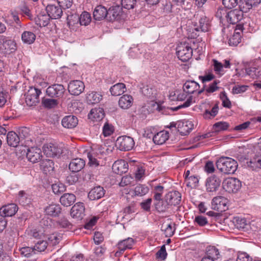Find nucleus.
I'll return each instance as SVG.
<instances>
[{
    "label": "nucleus",
    "instance_id": "nucleus-18",
    "mask_svg": "<svg viewBox=\"0 0 261 261\" xmlns=\"http://www.w3.org/2000/svg\"><path fill=\"white\" fill-rule=\"evenodd\" d=\"M178 131L181 134L186 135L193 128V124L189 120L177 121Z\"/></svg>",
    "mask_w": 261,
    "mask_h": 261
},
{
    "label": "nucleus",
    "instance_id": "nucleus-15",
    "mask_svg": "<svg viewBox=\"0 0 261 261\" xmlns=\"http://www.w3.org/2000/svg\"><path fill=\"white\" fill-rule=\"evenodd\" d=\"M85 206L83 203L77 202L71 208L70 215L72 218L82 219L84 216Z\"/></svg>",
    "mask_w": 261,
    "mask_h": 261
},
{
    "label": "nucleus",
    "instance_id": "nucleus-60",
    "mask_svg": "<svg viewBox=\"0 0 261 261\" xmlns=\"http://www.w3.org/2000/svg\"><path fill=\"white\" fill-rule=\"evenodd\" d=\"M167 255V253L166 250L165 245H163L160 249L155 254L156 258L157 259H161L162 260H165Z\"/></svg>",
    "mask_w": 261,
    "mask_h": 261
},
{
    "label": "nucleus",
    "instance_id": "nucleus-46",
    "mask_svg": "<svg viewBox=\"0 0 261 261\" xmlns=\"http://www.w3.org/2000/svg\"><path fill=\"white\" fill-rule=\"evenodd\" d=\"M228 8H219L216 13V16L218 17L220 20V22L223 23V20L228 21Z\"/></svg>",
    "mask_w": 261,
    "mask_h": 261
},
{
    "label": "nucleus",
    "instance_id": "nucleus-42",
    "mask_svg": "<svg viewBox=\"0 0 261 261\" xmlns=\"http://www.w3.org/2000/svg\"><path fill=\"white\" fill-rule=\"evenodd\" d=\"M261 2V0H245L244 3L241 5V8L244 12H247L253 7L256 6Z\"/></svg>",
    "mask_w": 261,
    "mask_h": 261
},
{
    "label": "nucleus",
    "instance_id": "nucleus-7",
    "mask_svg": "<svg viewBox=\"0 0 261 261\" xmlns=\"http://www.w3.org/2000/svg\"><path fill=\"white\" fill-rule=\"evenodd\" d=\"M65 91V89L62 85L54 84L47 88L46 93L51 98H60L63 96Z\"/></svg>",
    "mask_w": 261,
    "mask_h": 261
},
{
    "label": "nucleus",
    "instance_id": "nucleus-30",
    "mask_svg": "<svg viewBox=\"0 0 261 261\" xmlns=\"http://www.w3.org/2000/svg\"><path fill=\"white\" fill-rule=\"evenodd\" d=\"M133 101L132 96L127 94L123 95L119 100V105L123 109H127L131 107Z\"/></svg>",
    "mask_w": 261,
    "mask_h": 261
},
{
    "label": "nucleus",
    "instance_id": "nucleus-43",
    "mask_svg": "<svg viewBox=\"0 0 261 261\" xmlns=\"http://www.w3.org/2000/svg\"><path fill=\"white\" fill-rule=\"evenodd\" d=\"M17 199L19 202L22 205H26L30 202V198L29 195L24 191H20L17 196Z\"/></svg>",
    "mask_w": 261,
    "mask_h": 261
},
{
    "label": "nucleus",
    "instance_id": "nucleus-14",
    "mask_svg": "<svg viewBox=\"0 0 261 261\" xmlns=\"http://www.w3.org/2000/svg\"><path fill=\"white\" fill-rule=\"evenodd\" d=\"M18 210L16 204L10 203L2 206L0 208V215L5 218V217H11L15 214Z\"/></svg>",
    "mask_w": 261,
    "mask_h": 261
},
{
    "label": "nucleus",
    "instance_id": "nucleus-3",
    "mask_svg": "<svg viewBox=\"0 0 261 261\" xmlns=\"http://www.w3.org/2000/svg\"><path fill=\"white\" fill-rule=\"evenodd\" d=\"M135 243L134 240L132 238H127L119 241L116 246L117 250L115 253V256H120L126 250L132 249Z\"/></svg>",
    "mask_w": 261,
    "mask_h": 261
},
{
    "label": "nucleus",
    "instance_id": "nucleus-62",
    "mask_svg": "<svg viewBox=\"0 0 261 261\" xmlns=\"http://www.w3.org/2000/svg\"><path fill=\"white\" fill-rule=\"evenodd\" d=\"M57 4L61 7V8L67 9L72 5V0H57Z\"/></svg>",
    "mask_w": 261,
    "mask_h": 261
},
{
    "label": "nucleus",
    "instance_id": "nucleus-48",
    "mask_svg": "<svg viewBox=\"0 0 261 261\" xmlns=\"http://www.w3.org/2000/svg\"><path fill=\"white\" fill-rule=\"evenodd\" d=\"M3 45L5 50L9 53L15 51L17 49L16 43L14 40L9 39L4 41Z\"/></svg>",
    "mask_w": 261,
    "mask_h": 261
},
{
    "label": "nucleus",
    "instance_id": "nucleus-39",
    "mask_svg": "<svg viewBox=\"0 0 261 261\" xmlns=\"http://www.w3.org/2000/svg\"><path fill=\"white\" fill-rule=\"evenodd\" d=\"M219 111L218 103H216L211 110L206 109L204 111L203 116L206 119H211L214 118L218 114Z\"/></svg>",
    "mask_w": 261,
    "mask_h": 261
},
{
    "label": "nucleus",
    "instance_id": "nucleus-51",
    "mask_svg": "<svg viewBox=\"0 0 261 261\" xmlns=\"http://www.w3.org/2000/svg\"><path fill=\"white\" fill-rule=\"evenodd\" d=\"M185 182L187 187L194 188L198 186L199 179L197 176L193 175L188 177Z\"/></svg>",
    "mask_w": 261,
    "mask_h": 261
},
{
    "label": "nucleus",
    "instance_id": "nucleus-50",
    "mask_svg": "<svg viewBox=\"0 0 261 261\" xmlns=\"http://www.w3.org/2000/svg\"><path fill=\"white\" fill-rule=\"evenodd\" d=\"M20 254L27 257H30L36 253L34 247H24L20 249Z\"/></svg>",
    "mask_w": 261,
    "mask_h": 261
},
{
    "label": "nucleus",
    "instance_id": "nucleus-26",
    "mask_svg": "<svg viewBox=\"0 0 261 261\" xmlns=\"http://www.w3.org/2000/svg\"><path fill=\"white\" fill-rule=\"evenodd\" d=\"M61 212V208L59 204L53 203L46 206L45 208V213L46 215L57 217Z\"/></svg>",
    "mask_w": 261,
    "mask_h": 261
},
{
    "label": "nucleus",
    "instance_id": "nucleus-52",
    "mask_svg": "<svg viewBox=\"0 0 261 261\" xmlns=\"http://www.w3.org/2000/svg\"><path fill=\"white\" fill-rule=\"evenodd\" d=\"M47 246V243L46 241L39 240L35 243V246L33 247L34 249L36 252H40L44 251Z\"/></svg>",
    "mask_w": 261,
    "mask_h": 261
},
{
    "label": "nucleus",
    "instance_id": "nucleus-61",
    "mask_svg": "<svg viewBox=\"0 0 261 261\" xmlns=\"http://www.w3.org/2000/svg\"><path fill=\"white\" fill-rule=\"evenodd\" d=\"M136 2V0H121V5L124 8L129 10L134 8Z\"/></svg>",
    "mask_w": 261,
    "mask_h": 261
},
{
    "label": "nucleus",
    "instance_id": "nucleus-59",
    "mask_svg": "<svg viewBox=\"0 0 261 261\" xmlns=\"http://www.w3.org/2000/svg\"><path fill=\"white\" fill-rule=\"evenodd\" d=\"M76 173L72 172L66 177V181L69 185H73L79 181V176Z\"/></svg>",
    "mask_w": 261,
    "mask_h": 261
},
{
    "label": "nucleus",
    "instance_id": "nucleus-21",
    "mask_svg": "<svg viewBox=\"0 0 261 261\" xmlns=\"http://www.w3.org/2000/svg\"><path fill=\"white\" fill-rule=\"evenodd\" d=\"M103 109L101 108L92 109L88 114V118L93 121H100L104 118Z\"/></svg>",
    "mask_w": 261,
    "mask_h": 261
},
{
    "label": "nucleus",
    "instance_id": "nucleus-31",
    "mask_svg": "<svg viewBox=\"0 0 261 261\" xmlns=\"http://www.w3.org/2000/svg\"><path fill=\"white\" fill-rule=\"evenodd\" d=\"M50 18L48 14L40 13L35 18V21L36 24L40 27H44L48 25Z\"/></svg>",
    "mask_w": 261,
    "mask_h": 261
},
{
    "label": "nucleus",
    "instance_id": "nucleus-8",
    "mask_svg": "<svg viewBox=\"0 0 261 261\" xmlns=\"http://www.w3.org/2000/svg\"><path fill=\"white\" fill-rule=\"evenodd\" d=\"M42 151L37 147H32L28 149L27 158L32 163L39 162L42 158Z\"/></svg>",
    "mask_w": 261,
    "mask_h": 261
},
{
    "label": "nucleus",
    "instance_id": "nucleus-32",
    "mask_svg": "<svg viewBox=\"0 0 261 261\" xmlns=\"http://www.w3.org/2000/svg\"><path fill=\"white\" fill-rule=\"evenodd\" d=\"M76 200L75 196L71 193L64 194L60 199L61 203L65 206L71 205Z\"/></svg>",
    "mask_w": 261,
    "mask_h": 261
},
{
    "label": "nucleus",
    "instance_id": "nucleus-11",
    "mask_svg": "<svg viewBox=\"0 0 261 261\" xmlns=\"http://www.w3.org/2000/svg\"><path fill=\"white\" fill-rule=\"evenodd\" d=\"M123 15L122 8L117 5L110 7L108 10V20L109 21L118 20Z\"/></svg>",
    "mask_w": 261,
    "mask_h": 261
},
{
    "label": "nucleus",
    "instance_id": "nucleus-63",
    "mask_svg": "<svg viewBox=\"0 0 261 261\" xmlns=\"http://www.w3.org/2000/svg\"><path fill=\"white\" fill-rule=\"evenodd\" d=\"M133 181V178L130 176H125L122 177L119 186L124 187L132 184Z\"/></svg>",
    "mask_w": 261,
    "mask_h": 261
},
{
    "label": "nucleus",
    "instance_id": "nucleus-27",
    "mask_svg": "<svg viewBox=\"0 0 261 261\" xmlns=\"http://www.w3.org/2000/svg\"><path fill=\"white\" fill-rule=\"evenodd\" d=\"M200 86L194 81H187L183 86V90L186 93L192 94L198 90Z\"/></svg>",
    "mask_w": 261,
    "mask_h": 261
},
{
    "label": "nucleus",
    "instance_id": "nucleus-19",
    "mask_svg": "<svg viewBox=\"0 0 261 261\" xmlns=\"http://www.w3.org/2000/svg\"><path fill=\"white\" fill-rule=\"evenodd\" d=\"M243 25L237 24L235 27L232 37L229 39V45L237 46L241 41V32H242Z\"/></svg>",
    "mask_w": 261,
    "mask_h": 261
},
{
    "label": "nucleus",
    "instance_id": "nucleus-2",
    "mask_svg": "<svg viewBox=\"0 0 261 261\" xmlns=\"http://www.w3.org/2000/svg\"><path fill=\"white\" fill-rule=\"evenodd\" d=\"M116 145L120 150L129 151L134 146L135 142L133 138L129 136H122L117 138Z\"/></svg>",
    "mask_w": 261,
    "mask_h": 261
},
{
    "label": "nucleus",
    "instance_id": "nucleus-28",
    "mask_svg": "<svg viewBox=\"0 0 261 261\" xmlns=\"http://www.w3.org/2000/svg\"><path fill=\"white\" fill-rule=\"evenodd\" d=\"M169 138V133L167 131H161L157 133L153 137V141L156 144L162 145Z\"/></svg>",
    "mask_w": 261,
    "mask_h": 261
},
{
    "label": "nucleus",
    "instance_id": "nucleus-23",
    "mask_svg": "<svg viewBox=\"0 0 261 261\" xmlns=\"http://www.w3.org/2000/svg\"><path fill=\"white\" fill-rule=\"evenodd\" d=\"M78 124V119L75 116L68 115L64 117L62 120V125L67 128L75 127Z\"/></svg>",
    "mask_w": 261,
    "mask_h": 261
},
{
    "label": "nucleus",
    "instance_id": "nucleus-29",
    "mask_svg": "<svg viewBox=\"0 0 261 261\" xmlns=\"http://www.w3.org/2000/svg\"><path fill=\"white\" fill-rule=\"evenodd\" d=\"M20 138L16 133L9 132L7 135V142L8 144L12 147H16L20 142Z\"/></svg>",
    "mask_w": 261,
    "mask_h": 261
},
{
    "label": "nucleus",
    "instance_id": "nucleus-47",
    "mask_svg": "<svg viewBox=\"0 0 261 261\" xmlns=\"http://www.w3.org/2000/svg\"><path fill=\"white\" fill-rule=\"evenodd\" d=\"M80 23L82 25H88L91 21V16L89 13L84 11L79 17Z\"/></svg>",
    "mask_w": 261,
    "mask_h": 261
},
{
    "label": "nucleus",
    "instance_id": "nucleus-16",
    "mask_svg": "<svg viewBox=\"0 0 261 261\" xmlns=\"http://www.w3.org/2000/svg\"><path fill=\"white\" fill-rule=\"evenodd\" d=\"M243 9L241 5L232 10L229 11V23L235 24L241 20L243 17Z\"/></svg>",
    "mask_w": 261,
    "mask_h": 261
},
{
    "label": "nucleus",
    "instance_id": "nucleus-25",
    "mask_svg": "<svg viewBox=\"0 0 261 261\" xmlns=\"http://www.w3.org/2000/svg\"><path fill=\"white\" fill-rule=\"evenodd\" d=\"M93 17L97 20H100L105 18L108 19L107 9L101 5L97 6L93 11Z\"/></svg>",
    "mask_w": 261,
    "mask_h": 261
},
{
    "label": "nucleus",
    "instance_id": "nucleus-56",
    "mask_svg": "<svg viewBox=\"0 0 261 261\" xmlns=\"http://www.w3.org/2000/svg\"><path fill=\"white\" fill-rule=\"evenodd\" d=\"M52 190L55 194H59L65 190V187L63 184L57 183L52 185Z\"/></svg>",
    "mask_w": 261,
    "mask_h": 261
},
{
    "label": "nucleus",
    "instance_id": "nucleus-10",
    "mask_svg": "<svg viewBox=\"0 0 261 261\" xmlns=\"http://www.w3.org/2000/svg\"><path fill=\"white\" fill-rule=\"evenodd\" d=\"M85 85L81 81L75 80L71 81L68 85V91L72 94L78 95L80 94L84 90Z\"/></svg>",
    "mask_w": 261,
    "mask_h": 261
},
{
    "label": "nucleus",
    "instance_id": "nucleus-36",
    "mask_svg": "<svg viewBox=\"0 0 261 261\" xmlns=\"http://www.w3.org/2000/svg\"><path fill=\"white\" fill-rule=\"evenodd\" d=\"M102 95L97 92L92 91L87 96V100L89 104H95L100 102L102 99Z\"/></svg>",
    "mask_w": 261,
    "mask_h": 261
},
{
    "label": "nucleus",
    "instance_id": "nucleus-38",
    "mask_svg": "<svg viewBox=\"0 0 261 261\" xmlns=\"http://www.w3.org/2000/svg\"><path fill=\"white\" fill-rule=\"evenodd\" d=\"M40 167L43 172L47 174L48 172L53 171L54 169V163L51 160H43L41 163Z\"/></svg>",
    "mask_w": 261,
    "mask_h": 261
},
{
    "label": "nucleus",
    "instance_id": "nucleus-5",
    "mask_svg": "<svg viewBox=\"0 0 261 261\" xmlns=\"http://www.w3.org/2000/svg\"><path fill=\"white\" fill-rule=\"evenodd\" d=\"M228 203L227 198L223 196H217L212 201V208L214 210L222 212L228 209Z\"/></svg>",
    "mask_w": 261,
    "mask_h": 261
},
{
    "label": "nucleus",
    "instance_id": "nucleus-54",
    "mask_svg": "<svg viewBox=\"0 0 261 261\" xmlns=\"http://www.w3.org/2000/svg\"><path fill=\"white\" fill-rule=\"evenodd\" d=\"M247 75L252 79H255L260 75V71L257 68L254 67H251L245 69Z\"/></svg>",
    "mask_w": 261,
    "mask_h": 261
},
{
    "label": "nucleus",
    "instance_id": "nucleus-24",
    "mask_svg": "<svg viewBox=\"0 0 261 261\" xmlns=\"http://www.w3.org/2000/svg\"><path fill=\"white\" fill-rule=\"evenodd\" d=\"M228 158L225 156H221L220 158L217 163L216 166L217 169L222 173L226 175L228 173Z\"/></svg>",
    "mask_w": 261,
    "mask_h": 261
},
{
    "label": "nucleus",
    "instance_id": "nucleus-34",
    "mask_svg": "<svg viewBox=\"0 0 261 261\" xmlns=\"http://www.w3.org/2000/svg\"><path fill=\"white\" fill-rule=\"evenodd\" d=\"M126 90L125 84L122 83H117L111 87L110 91L113 96H118L123 94Z\"/></svg>",
    "mask_w": 261,
    "mask_h": 261
},
{
    "label": "nucleus",
    "instance_id": "nucleus-37",
    "mask_svg": "<svg viewBox=\"0 0 261 261\" xmlns=\"http://www.w3.org/2000/svg\"><path fill=\"white\" fill-rule=\"evenodd\" d=\"M35 39L36 35L31 31H24L21 34V40L24 44H32Z\"/></svg>",
    "mask_w": 261,
    "mask_h": 261
},
{
    "label": "nucleus",
    "instance_id": "nucleus-35",
    "mask_svg": "<svg viewBox=\"0 0 261 261\" xmlns=\"http://www.w3.org/2000/svg\"><path fill=\"white\" fill-rule=\"evenodd\" d=\"M210 28V20L205 16H202L199 20V27L195 29L196 31H201L206 32L208 31Z\"/></svg>",
    "mask_w": 261,
    "mask_h": 261
},
{
    "label": "nucleus",
    "instance_id": "nucleus-57",
    "mask_svg": "<svg viewBox=\"0 0 261 261\" xmlns=\"http://www.w3.org/2000/svg\"><path fill=\"white\" fill-rule=\"evenodd\" d=\"M228 125L225 122H218L214 125V128L216 132H220L227 129Z\"/></svg>",
    "mask_w": 261,
    "mask_h": 261
},
{
    "label": "nucleus",
    "instance_id": "nucleus-40",
    "mask_svg": "<svg viewBox=\"0 0 261 261\" xmlns=\"http://www.w3.org/2000/svg\"><path fill=\"white\" fill-rule=\"evenodd\" d=\"M220 255L219 250L215 247L209 246L207 247L205 256L217 260L220 257Z\"/></svg>",
    "mask_w": 261,
    "mask_h": 261
},
{
    "label": "nucleus",
    "instance_id": "nucleus-55",
    "mask_svg": "<svg viewBox=\"0 0 261 261\" xmlns=\"http://www.w3.org/2000/svg\"><path fill=\"white\" fill-rule=\"evenodd\" d=\"M248 165L253 168H261V155H256L251 160Z\"/></svg>",
    "mask_w": 261,
    "mask_h": 261
},
{
    "label": "nucleus",
    "instance_id": "nucleus-44",
    "mask_svg": "<svg viewBox=\"0 0 261 261\" xmlns=\"http://www.w3.org/2000/svg\"><path fill=\"white\" fill-rule=\"evenodd\" d=\"M217 84L218 82L217 81H214L207 88L206 87V85H204L202 88L198 91V94L199 95L204 91H205L206 94L213 93L217 91L219 88L217 86Z\"/></svg>",
    "mask_w": 261,
    "mask_h": 261
},
{
    "label": "nucleus",
    "instance_id": "nucleus-41",
    "mask_svg": "<svg viewBox=\"0 0 261 261\" xmlns=\"http://www.w3.org/2000/svg\"><path fill=\"white\" fill-rule=\"evenodd\" d=\"M241 182L238 178L229 177V189L232 193L237 192L241 188Z\"/></svg>",
    "mask_w": 261,
    "mask_h": 261
},
{
    "label": "nucleus",
    "instance_id": "nucleus-33",
    "mask_svg": "<svg viewBox=\"0 0 261 261\" xmlns=\"http://www.w3.org/2000/svg\"><path fill=\"white\" fill-rule=\"evenodd\" d=\"M246 225V221L245 219L239 217H234L229 222V228L241 229L244 228Z\"/></svg>",
    "mask_w": 261,
    "mask_h": 261
},
{
    "label": "nucleus",
    "instance_id": "nucleus-22",
    "mask_svg": "<svg viewBox=\"0 0 261 261\" xmlns=\"http://www.w3.org/2000/svg\"><path fill=\"white\" fill-rule=\"evenodd\" d=\"M105 191L101 186H96L91 190L88 193V197L91 200H95L102 198Z\"/></svg>",
    "mask_w": 261,
    "mask_h": 261
},
{
    "label": "nucleus",
    "instance_id": "nucleus-58",
    "mask_svg": "<svg viewBox=\"0 0 261 261\" xmlns=\"http://www.w3.org/2000/svg\"><path fill=\"white\" fill-rule=\"evenodd\" d=\"M114 127L108 123H106L103 126L102 133L105 137L109 136L114 132Z\"/></svg>",
    "mask_w": 261,
    "mask_h": 261
},
{
    "label": "nucleus",
    "instance_id": "nucleus-17",
    "mask_svg": "<svg viewBox=\"0 0 261 261\" xmlns=\"http://www.w3.org/2000/svg\"><path fill=\"white\" fill-rule=\"evenodd\" d=\"M127 163L124 160H120L114 162L112 166V170L117 174H122L127 172Z\"/></svg>",
    "mask_w": 261,
    "mask_h": 261
},
{
    "label": "nucleus",
    "instance_id": "nucleus-45",
    "mask_svg": "<svg viewBox=\"0 0 261 261\" xmlns=\"http://www.w3.org/2000/svg\"><path fill=\"white\" fill-rule=\"evenodd\" d=\"M149 188L145 185H138L134 189L135 195L138 196H143L149 192Z\"/></svg>",
    "mask_w": 261,
    "mask_h": 261
},
{
    "label": "nucleus",
    "instance_id": "nucleus-4",
    "mask_svg": "<svg viewBox=\"0 0 261 261\" xmlns=\"http://www.w3.org/2000/svg\"><path fill=\"white\" fill-rule=\"evenodd\" d=\"M41 93L40 90L31 87L25 94V102L27 105L31 107L36 105L39 102V96Z\"/></svg>",
    "mask_w": 261,
    "mask_h": 261
},
{
    "label": "nucleus",
    "instance_id": "nucleus-12",
    "mask_svg": "<svg viewBox=\"0 0 261 261\" xmlns=\"http://www.w3.org/2000/svg\"><path fill=\"white\" fill-rule=\"evenodd\" d=\"M181 195L176 191H171L166 194L165 200L168 205H177L181 201Z\"/></svg>",
    "mask_w": 261,
    "mask_h": 261
},
{
    "label": "nucleus",
    "instance_id": "nucleus-49",
    "mask_svg": "<svg viewBox=\"0 0 261 261\" xmlns=\"http://www.w3.org/2000/svg\"><path fill=\"white\" fill-rule=\"evenodd\" d=\"M58 101L55 98H45L42 100L43 106L47 109H53L58 105Z\"/></svg>",
    "mask_w": 261,
    "mask_h": 261
},
{
    "label": "nucleus",
    "instance_id": "nucleus-9",
    "mask_svg": "<svg viewBox=\"0 0 261 261\" xmlns=\"http://www.w3.org/2000/svg\"><path fill=\"white\" fill-rule=\"evenodd\" d=\"M43 148L44 154L49 157L60 155L63 152V150L61 147L52 143L44 145Z\"/></svg>",
    "mask_w": 261,
    "mask_h": 261
},
{
    "label": "nucleus",
    "instance_id": "nucleus-13",
    "mask_svg": "<svg viewBox=\"0 0 261 261\" xmlns=\"http://www.w3.org/2000/svg\"><path fill=\"white\" fill-rule=\"evenodd\" d=\"M220 185V179L215 175L210 176L206 179L205 186L207 192H213L216 191Z\"/></svg>",
    "mask_w": 261,
    "mask_h": 261
},
{
    "label": "nucleus",
    "instance_id": "nucleus-6",
    "mask_svg": "<svg viewBox=\"0 0 261 261\" xmlns=\"http://www.w3.org/2000/svg\"><path fill=\"white\" fill-rule=\"evenodd\" d=\"M44 3H43V5L46 7V11L51 19H59L61 17L63 11L59 4L56 2L54 4H45Z\"/></svg>",
    "mask_w": 261,
    "mask_h": 261
},
{
    "label": "nucleus",
    "instance_id": "nucleus-53",
    "mask_svg": "<svg viewBox=\"0 0 261 261\" xmlns=\"http://www.w3.org/2000/svg\"><path fill=\"white\" fill-rule=\"evenodd\" d=\"M162 230L164 231L165 236L171 237L174 234L175 228L172 227L171 223L163 224L162 226Z\"/></svg>",
    "mask_w": 261,
    "mask_h": 261
},
{
    "label": "nucleus",
    "instance_id": "nucleus-64",
    "mask_svg": "<svg viewBox=\"0 0 261 261\" xmlns=\"http://www.w3.org/2000/svg\"><path fill=\"white\" fill-rule=\"evenodd\" d=\"M237 261H252V259L246 252H241L238 255Z\"/></svg>",
    "mask_w": 261,
    "mask_h": 261
},
{
    "label": "nucleus",
    "instance_id": "nucleus-20",
    "mask_svg": "<svg viewBox=\"0 0 261 261\" xmlns=\"http://www.w3.org/2000/svg\"><path fill=\"white\" fill-rule=\"evenodd\" d=\"M85 166V161L81 158H76L71 160L69 168L72 172H77L81 171Z\"/></svg>",
    "mask_w": 261,
    "mask_h": 261
},
{
    "label": "nucleus",
    "instance_id": "nucleus-1",
    "mask_svg": "<svg viewBox=\"0 0 261 261\" xmlns=\"http://www.w3.org/2000/svg\"><path fill=\"white\" fill-rule=\"evenodd\" d=\"M193 49L190 44L184 42L179 44L176 47V54L178 58L185 62L191 58Z\"/></svg>",
    "mask_w": 261,
    "mask_h": 261
}]
</instances>
